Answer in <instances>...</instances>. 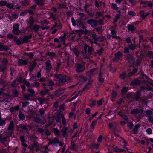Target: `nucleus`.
I'll list each match as a JSON object with an SVG mask.
<instances>
[{
    "label": "nucleus",
    "mask_w": 153,
    "mask_h": 153,
    "mask_svg": "<svg viewBox=\"0 0 153 153\" xmlns=\"http://www.w3.org/2000/svg\"><path fill=\"white\" fill-rule=\"evenodd\" d=\"M141 90H140L137 91L134 94V96L130 94L128 96V97L131 98L133 100L140 101L142 100V98L140 97L141 96Z\"/></svg>",
    "instance_id": "f257e3e1"
},
{
    "label": "nucleus",
    "mask_w": 153,
    "mask_h": 153,
    "mask_svg": "<svg viewBox=\"0 0 153 153\" xmlns=\"http://www.w3.org/2000/svg\"><path fill=\"white\" fill-rule=\"evenodd\" d=\"M11 136L8 134L5 137H4L3 133H0V142L5 146H7L8 145V143L7 142V138L10 137Z\"/></svg>",
    "instance_id": "f03ea898"
},
{
    "label": "nucleus",
    "mask_w": 153,
    "mask_h": 153,
    "mask_svg": "<svg viewBox=\"0 0 153 153\" xmlns=\"http://www.w3.org/2000/svg\"><path fill=\"white\" fill-rule=\"evenodd\" d=\"M125 60L127 63L133 64L135 62V59L131 54H128L126 56Z\"/></svg>",
    "instance_id": "7ed1b4c3"
},
{
    "label": "nucleus",
    "mask_w": 153,
    "mask_h": 153,
    "mask_svg": "<svg viewBox=\"0 0 153 153\" xmlns=\"http://www.w3.org/2000/svg\"><path fill=\"white\" fill-rule=\"evenodd\" d=\"M59 82L63 83H65L66 82H68L71 81L72 78L71 77L67 76H61L60 77Z\"/></svg>",
    "instance_id": "20e7f679"
},
{
    "label": "nucleus",
    "mask_w": 153,
    "mask_h": 153,
    "mask_svg": "<svg viewBox=\"0 0 153 153\" xmlns=\"http://www.w3.org/2000/svg\"><path fill=\"white\" fill-rule=\"evenodd\" d=\"M143 110L142 109H138V108H135L134 109H132L131 110L130 113L132 114L135 115L138 114V116H140L143 113Z\"/></svg>",
    "instance_id": "39448f33"
},
{
    "label": "nucleus",
    "mask_w": 153,
    "mask_h": 153,
    "mask_svg": "<svg viewBox=\"0 0 153 153\" xmlns=\"http://www.w3.org/2000/svg\"><path fill=\"white\" fill-rule=\"evenodd\" d=\"M152 112L150 110H147L146 112V116L148 117V120L150 123H153V117L152 115Z\"/></svg>",
    "instance_id": "423d86ee"
},
{
    "label": "nucleus",
    "mask_w": 153,
    "mask_h": 153,
    "mask_svg": "<svg viewBox=\"0 0 153 153\" xmlns=\"http://www.w3.org/2000/svg\"><path fill=\"white\" fill-rule=\"evenodd\" d=\"M19 24H14L13 27V33L16 35H19L21 33L20 31L19 30Z\"/></svg>",
    "instance_id": "0eeeda50"
},
{
    "label": "nucleus",
    "mask_w": 153,
    "mask_h": 153,
    "mask_svg": "<svg viewBox=\"0 0 153 153\" xmlns=\"http://www.w3.org/2000/svg\"><path fill=\"white\" fill-rule=\"evenodd\" d=\"M85 69L84 65L81 64H78L76 68L75 71L77 73H80L83 71Z\"/></svg>",
    "instance_id": "6e6552de"
},
{
    "label": "nucleus",
    "mask_w": 153,
    "mask_h": 153,
    "mask_svg": "<svg viewBox=\"0 0 153 153\" xmlns=\"http://www.w3.org/2000/svg\"><path fill=\"white\" fill-rule=\"evenodd\" d=\"M65 90L64 88H61L56 90L55 92L54 95L56 97H59L62 95Z\"/></svg>",
    "instance_id": "1a4fd4ad"
},
{
    "label": "nucleus",
    "mask_w": 153,
    "mask_h": 153,
    "mask_svg": "<svg viewBox=\"0 0 153 153\" xmlns=\"http://www.w3.org/2000/svg\"><path fill=\"white\" fill-rule=\"evenodd\" d=\"M88 46V45L87 44H85L84 46L83 49L82 50L81 52V55H82L85 59H88V56L86 54L87 53V48Z\"/></svg>",
    "instance_id": "9d476101"
},
{
    "label": "nucleus",
    "mask_w": 153,
    "mask_h": 153,
    "mask_svg": "<svg viewBox=\"0 0 153 153\" xmlns=\"http://www.w3.org/2000/svg\"><path fill=\"white\" fill-rule=\"evenodd\" d=\"M115 58L113 59V61H118L120 60L123 56V54L121 52L119 51L114 54Z\"/></svg>",
    "instance_id": "9b49d317"
},
{
    "label": "nucleus",
    "mask_w": 153,
    "mask_h": 153,
    "mask_svg": "<svg viewBox=\"0 0 153 153\" xmlns=\"http://www.w3.org/2000/svg\"><path fill=\"white\" fill-rule=\"evenodd\" d=\"M37 131L40 133L42 134V135L44 136H49L51 134V133L48 129H46L45 131L42 128H38L37 129Z\"/></svg>",
    "instance_id": "f8f14e48"
},
{
    "label": "nucleus",
    "mask_w": 153,
    "mask_h": 153,
    "mask_svg": "<svg viewBox=\"0 0 153 153\" xmlns=\"http://www.w3.org/2000/svg\"><path fill=\"white\" fill-rule=\"evenodd\" d=\"M14 125L13 121H11L10 122L9 126L7 128V130L10 131L9 135H12V133L14 129Z\"/></svg>",
    "instance_id": "ddd939ff"
},
{
    "label": "nucleus",
    "mask_w": 153,
    "mask_h": 153,
    "mask_svg": "<svg viewBox=\"0 0 153 153\" xmlns=\"http://www.w3.org/2000/svg\"><path fill=\"white\" fill-rule=\"evenodd\" d=\"M40 27V26L39 25L35 24L33 26H31L30 27H27V28L28 29H30L32 30L37 33Z\"/></svg>",
    "instance_id": "4468645a"
},
{
    "label": "nucleus",
    "mask_w": 153,
    "mask_h": 153,
    "mask_svg": "<svg viewBox=\"0 0 153 153\" xmlns=\"http://www.w3.org/2000/svg\"><path fill=\"white\" fill-rule=\"evenodd\" d=\"M87 23L93 27H96L98 25L97 21L94 19H91L88 20Z\"/></svg>",
    "instance_id": "2eb2a0df"
},
{
    "label": "nucleus",
    "mask_w": 153,
    "mask_h": 153,
    "mask_svg": "<svg viewBox=\"0 0 153 153\" xmlns=\"http://www.w3.org/2000/svg\"><path fill=\"white\" fill-rule=\"evenodd\" d=\"M34 18L32 16H31L27 21V24L28 25V27H30L31 26H33L34 23L35 22Z\"/></svg>",
    "instance_id": "dca6fc26"
},
{
    "label": "nucleus",
    "mask_w": 153,
    "mask_h": 153,
    "mask_svg": "<svg viewBox=\"0 0 153 153\" xmlns=\"http://www.w3.org/2000/svg\"><path fill=\"white\" fill-rule=\"evenodd\" d=\"M19 127L21 128L22 130L27 131L31 127V126L29 125H24L21 124L19 125Z\"/></svg>",
    "instance_id": "f3484780"
},
{
    "label": "nucleus",
    "mask_w": 153,
    "mask_h": 153,
    "mask_svg": "<svg viewBox=\"0 0 153 153\" xmlns=\"http://www.w3.org/2000/svg\"><path fill=\"white\" fill-rule=\"evenodd\" d=\"M141 82V81L140 80L137 79H135L131 81L130 83V85L133 86L138 85L140 84Z\"/></svg>",
    "instance_id": "a211bd4d"
},
{
    "label": "nucleus",
    "mask_w": 153,
    "mask_h": 153,
    "mask_svg": "<svg viewBox=\"0 0 153 153\" xmlns=\"http://www.w3.org/2000/svg\"><path fill=\"white\" fill-rule=\"evenodd\" d=\"M10 49L9 46L3 44L0 42V51H7Z\"/></svg>",
    "instance_id": "6ab92c4d"
},
{
    "label": "nucleus",
    "mask_w": 153,
    "mask_h": 153,
    "mask_svg": "<svg viewBox=\"0 0 153 153\" xmlns=\"http://www.w3.org/2000/svg\"><path fill=\"white\" fill-rule=\"evenodd\" d=\"M3 95L4 100L7 102H8V100L12 97V96L10 95L9 93H3Z\"/></svg>",
    "instance_id": "aec40b11"
},
{
    "label": "nucleus",
    "mask_w": 153,
    "mask_h": 153,
    "mask_svg": "<svg viewBox=\"0 0 153 153\" xmlns=\"http://www.w3.org/2000/svg\"><path fill=\"white\" fill-rule=\"evenodd\" d=\"M48 144H55L58 143L59 142V139L55 137L53 139H50L49 140Z\"/></svg>",
    "instance_id": "412c9836"
},
{
    "label": "nucleus",
    "mask_w": 153,
    "mask_h": 153,
    "mask_svg": "<svg viewBox=\"0 0 153 153\" xmlns=\"http://www.w3.org/2000/svg\"><path fill=\"white\" fill-rule=\"evenodd\" d=\"M97 70V68H94L90 70L89 71H88L86 73V75L88 76L89 77H91L94 74V72L95 71Z\"/></svg>",
    "instance_id": "4be33fe9"
},
{
    "label": "nucleus",
    "mask_w": 153,
    "mask_h": 153,
    "mask_svg": "<svg viewBox=\"0 0 153 153\" xmlns=\"http://www.w3.org/2000/svg\"><path fill=\"white\" fill-rule=\"evenodd\" d=\"M28 63V62L26 60H23L22 59H19L18 61V65L22 66L23 65H27Z\"/></svg>",
    "instance_id": "5701e85b"
},
{
    "label": "nucleus",
    "mask_w": 153,
    "mask_h": 153,
    "mask_svg": "<svg viewBox=\"0 0 153 153\" xmlns=\"http://www.w3.org/2000/svg\"><path fill=\"white\" fill-rule=\"evenodd\" d=\"M37 100L39 101V104L42 105L43 103H47L46 99H44L42 97H39L37 99Z\"/></svg>",
    "instance_id": "b1692460"
},
{
    "label": "nucleus",
    "mask_w": 153,
    "mask_h": 153,
    "mask_svg": "<svg viewBox=\"0 0 153 153\" xmlns=\"http://www.w3.org/2000/svg\"><path fill=\"white\" fill-rule=\"evenodd\" d=\"M46 70L48 72H49L50 69L51 68V65L50 63V62L49 60H48L46 62Z\"/></svg>",
    "instance_id": "393cba45"
},
{
    "label": "nucleus",
    "mask_w": 153,
    "mask_h": 153,
    "mask_svg": "<svg viewBox=\"0 0 153 153\" xmlns=\"http://www.w3.org/2000/svg\"><path fill=\"white\" fill-rule=\"evenodd\" d=\"M34 1L37 5L42 6L45 4V0H34Z\"/></svg>",
    "instance_id": "a878e982"
},
{
    "label": "nucleus",
    "mask_w": 153,
    "mask_h": 153,
    "mask_svg": "<svg viewBox=\"0 0 153 153\" xmlns=\"http://www.w3.org/2000/svg\"><path fill=\"white\" fill-rule=\"evenodd\" d=\"M140 124L136 125H135L134 128L132 130L133 133L134 134H137L138 132V129L140 127Z\"/></svg>",
    "instance_id": "bb28decb"
},
{
    "label": "nucleus",
    "mask_w": 153,
    "mask_h": 153,
    "mask_svg": "<svg viewBox=\"0 0 153 153\" xmlns=\"http://www.w3.org/2000/svg\"><path fill=\"white\" fill-rule=\"evenodd\" d=\"M68 131V129L67 127H65L64 128H63L62 130V136L64 137H65L66 134Z\"/></svg>",
    "instance_id": "cd10ccee"
},
{
    "label": "nucleus",
    "mask_w": 153,
    "mask_h": 153,
    "mask_svg": "<svg viewBox=\"0 0 153 153\" xmlns=\"http://www.w3.org/2000/svg\"><path fill=\"white\" fill-rule=\"evenodd\" d=\"M127 28L129 31L131 32L135 31L136 29L133 26L130 24L128 25Z\"/></svg>",
    "instance_id": "c85d7f7f"
},
{
    "label": "nucleus",
    "mask_w": 153,
    "mask_h": 153,
    "mask_svg": "<svg viewBox=\"0 0 153 153\" xmlns=\"http://www.w3.org/2000/svg\"><path fill=\"white\" fill-rule=\"evenodd\" d=\"M71 148L74 150H76L77 148V146L72 141L71 142Z\"/></svg>",
    "instance_id": "c756f323"
},
{
    "label": "nucleus",
    "mask_w": 153,
    "mask_h": 153,
    "mask_svg": "<svg viewBox=\"0 0 153 153\" xmlns=\"http://www.w3.org/2000/svg\"><path fill=\"white\" fill-rule=\"evenodd\" d=\"M100 72L99 73V78L98 80L101 83H103L104 81V78L102 77V75L101 74V68L100 70Z\"/></svg>",
    "instance_id": "7c9ffc66"
},
{
    "label": "nucleus",
    "mask_w": 153,
    "mask_h": 153,
    "mask_svg": "<svg viewBox=\"0 0 153 153\" xmlns=\"http://www.w3.org/2000/svg\"><path fill=\"white\" fill-rule=\"evenodd\" d=\"M93 82V80L92 79H90L89 81L88 82L87 84V85L85 86L82 89V91H85L86 90H88L89 89L90 87L88 86V85H91Z\"/></svg>",
    "instance_id": "2f4dec72"
},
{
    "label": "nucleus",
    "mask_w": 153,
    "mask_h": 153,
    "mask_svg": "<svg viewBox=\"0 0 153 153\" xmlns=\"http://www.w3.org/2000/svg\"><path fill=\"white\" fill-rule=\"evenodd\" d=\"M76 21L78 23L77 25L80 27L82 26L83 25L82 19L81 18H78Z\"/></svg>",
    "instance_id": "473e14b6"
},
{
    "label": "nucleus",
    "mask_w": 153,
    "mask_h": 153,
    "mask_svg": "<svg viewBox=\"0 0 153 153\" xmlns=\"http://www.w3.org/2000/svg\"><path fill=\"white\" fill-rule=\"evenodd\" d=\"M91 36L93 39L95 41H99L100 38L99 36H97V35L95 34H92Z\"/></svg>",
    "instance_id": "72a5a7b5"
},
{
    "label": "nucleus",
    "mask_w": 153,
    "mask_h": 153,
    "mask_svg": "<svg viewBox=\"0 0 153 153\" xmlns=\"http://www.w3.org/2000/svg\"><path fill=\"white\" fill-rule=\"evenodd\" d=\"M62 113H59L57 114L56 116H54V119H55L56 120L57 122H60L61 120L60 119V117H61V114Z\"/></svg>",
    "instance_id": "f704fd0d"
},
{
    "label": "nucleus",
    "mask_w": 153,
    "mask_h": 153,
    "mask_svg": "<svg viewBox=\"0 0 153 153\" xmlns=\"http://www.w3.org/2000/svg\"><path fill=\"white\" fill-rule=\"evenodd\" d=\"M72 51L76 56L78 57L79 56L80 54L79 52L76 48H73Z\"/></svg>",
    "instance_id": "c9c22d12"
},
{
    "label": "nucleus",
    "mask_w": 153,
    "mask_h": 153,
    "mask_svg": "<svg viewBox=\"0 0 153 153\" xmlns=\"http://www.w3.org/2000/svg\"><path fill=\"white\" fill-rule=\"evenodd\" d=\"M128 88L126 87H124L121 90V95H124L128 91Z\"/></svg>",
    "instance_id": "e433bc0d"
},
{
    "label": "nucleus",
    "mask_w": 153,
    "mask_h": 153,
    "mask_svg": "<svg viewBox=\"0 0 153 153\" xmlns=\"http://www.w3.org/2000/svg\"><path fill=\"white\" fill-rule=\"evenodd\" d=\"M138 58L137 59L136 62V65L139 66L140 65V63L142 60V58L141 57V56H140L138 57Z\"/></svg>",
    "instance_id": "4c0bfd02"
},
{
    "label": "nucleus",
    "mask_w": 153,
    "mask_h": 153,
    "mask_svg": "<svg viewBox=\"0 0 153 153\" xmlns=\"http://www.w3.org/2000/svg\"><path fill=\"white\" fill-rule=\"evenodd\" d=\"M36 64L35 62H34L31 64V65L29 66V71L30 72H32L34 68L36 66Z\"/></svg>",
    "instance_id": "58836bf2"
},
{
    "label": "nucleus",
    "mask_w": 153,
    "mask_h": 153,
    "mask_svg": "<svg viewBox=\"0 0 153 153\" xmlns=\"http://www.w3.org/2000/svg\"><path fill=\"white\" fill-rule=\"evenodd\" d=\"M126 73L125 72H123L120 74L119 77L121 79H124L126 76Z\"/></svg>",
    "instance_id": "ea45409f"
},
{
    "label": "nucleus",
    "mask_w": 153,
    "mask_h": 153,
    "mask_svg": "<svg viewBox=\"0 0 153 153\" xmlns=\"http://www.w3.org/2000/svg\"><path fill=\"white\" fill-rule=\"evenodd\" d=\"M128 47L129 49L133 50L135 49V48L137 47V45L135 44H131L128 45Z\"/></svg>",
    "instance_id": "a19ab883"
},
{
    "label": "nucleus",
    "mask_w": 153,
    "mask_h": 153,
    "mask_svg": "<svg viewBox=\"0 0 153 153\" xmlns=\"http://www.w3.org/2000/svg\"><path fill=\"white\" fill-rule=\"evenodd\" d=\"M28 39L27 36H24L23 38L22 39V43H27L28 42Z\"/></svg>",
    "instance_id": "79ce46f5"
},
{
    "label": "nucleus",
    "mask_w": 153,
    "mask_h": 153,
    "mask_svg": "<svg viewBox=\"0 0 153 153\" xmlns=\"http://www.w3.org/2000/svg\"><path fill=\"white\" fill-rule=\"evenodd\" d=\"M49 91V90H44V91H40V95L42 96H44L47 94L48 93Z\"/></svg>",
    "instance_id": "37998d69"
},
{
    "label": "nucleus",
    "mask_w": 153,
    "mask_h": 153,
    "mask_svg": "<svg viewBox=\"0 0 153 153\" xmlns=\"http://www.w3.org/2000/svg\"><path fill=\"white\" fill-rule=\"evenodd\" d=\"M12 94L16 97H18L19 94L18 91L16 89H13L12 92Z\"/></svg>",
    "instance_id": "c03bdc74"
},
{
    "label": "nucleus",
    "mask_w": 153,
    "mask_h": 153,
    "mask_svg": "<svg viewBox=\"0 0 153 153\" xmlns=\"http://www.w3.org/2000/svg\"><path fill=\"white\" fill-rule=\"evenodd\" d=\"M34 121L38 123H41V119L39 117H34Z\"/></svg>",
    "instance_id": "a18cd8bd"
},
{
    "label": "nucleus",
    "mask_w": 153,
    "mask_h": 153,
    "mask_svg": "<svg viewBox=\"0 0 153 153\" xmlns=\"http://www.w3.org/2000/svg\"><path fill=\"white\" fill-rule=\"evenodd\" d=\"M54 116H52V117H49V123L50 125H52L54 120Z\"/></svg>",
    "instance_id": "49530a36"
},
{
    "label": "nucleus",
    "mask_w": 153,
    "mask_h": 153,
    "mask_svg": "<svg viewBox=\"0 0 153 153\" xmlns=\"http://www.w3.org/2000/svg\"><path fill=\"white\" fill-rule=\"evenodd\" d=\"M61 115L62 119V124L65 125L66 124L65 119V117L62 113Z\"/></svg>",
    "instance_id": "de8ad7c7"
},
{
    "label": "nucleus",
    "mask_w": 153,
    "mask_h": 153,
    "mask_svg": "<svg viewBox=\"0 0 153 153\" xmlns=\"http://www.w3.org/2000/svg\"><path fill=\"white\" fill-rule=\"evenodd\" d=\"M21 4L23 6L28 5L29 4V2L27 0H24L23 1L21 2Z\"/></svg>",
    "instance_id": "09e8293b"
},
{
    "label": "nucleus",
    "mask_w": 153,
    "mask_h": 153,
    "mask_svg": "<svg viewBox=\"0 0 153 153\" xmlns=\"http://www.w3.org/2000/svg\"><path fill=\"white\" fill-rule=\"evenodd\" d=\"M19 118L22 120H25V116L21 112H20L19 113Z\"/></svg>",
    "instance_id": "8fccbe9b"
},
{
    "label": "nucleus",
    "mask_w": 153,
    "mask_h": 153,
    "mask_svg": "<svg viewBox=\"0 0 153 153\" xmlns=\"http://www.w3.org/2000/svg\"><path fill=\"white\" fill-rule=\"evenodd\" d=\"M104 49L103 48H100V49L97 50V53L99 55H101L103 53Z\"/></svg>",
    "instance_id": "3c124183"
},
{
    "label": "nucleus",
    "mask_w": 153,
    "mask_h": 153,
    "mask_svg": "<svg viewBox=\"0 0 153 153\" xmlns=\"http://www.w3.org/2000/svg\"><path fill=\"white\" fill-rule=\"evenodd\" d=\"M23 96V97L25 100H29L30 99V94H24Z\"/></svg>",
    "instance_id": "603ef678"
},
{
    "label": "nucleus",
    "mask_w": 153,
    "mask_h": 153,
    "mask_svg": "<svg viewBox=\"0 0 153 153\" xmlns=\"http://www.w3.org/2000/svg\"><path fill=\"white\" fill-rule=\"evenodd\" d=\"M27 91L30 92L31 94H30L31 97L33 96V94L35 93V91L32 88H29L27 90Z\"/></svg>",
    "instance_id": "864d4df0"
},
{
    "label": "nucleus",
    "mask_w": 153,
    "mask_h": 153,
    "mask_svg": "<svg viewBox=\"0 0 153 153\" xmlns=\"http://www.w3.org/2000/svg\"><path fill=\"white\" fill-rule=\"evenodd\" d=\"M38 144V143L37 142L35 141L33 143V144H32V145L33 148L34 149H36L37 148V146Z\"/></svg>",
    "instance_id": "5fc2aeb1"
},
{
    "label": "nucleus",
    "mask_w": 153,
    "mask_h": 153,
    "mask_svg": "<svg viewBox=\"0 0 153 153\" xmlns=\"http://www.w3.org/2000/svg\"><path fill=\"white\" fill-rule=\"evenodd\" d=\"M97 121L94 120L92 122L90 126V127L92 129H93L94 128V126L96 125Z\"/></svg>",
    "instance_id": "6e6d98bb"
},
{
    "label": "nucleus",
    "mask_w": 153,
    "mask_h": 153,
    "mask_svg": "<svg viewBox=\"0 0 153 153\" xmlns=\"http://www.w3.org/2000/svg\"><path fill=\"white\" fill-rule=\"evenodd\" d=\"M53 131L54 132V133L55 134L57 135H60V131L57 128H53Z\"/></svg>",
    "instance_id": "4d7b16f0"
},
{
    "label": "nucleus",
    "mask_w": 153,
    "mask_h": 153,
    "mask_svg": "<svg viewBox=\"0 0 153 153\" xmlns=\"http://www.w3.org/2000/svg\"><path fill=\"white\" fill-rule=\"evenodd\" d=\"M47 55L49 56H54L55 55V54L53 52H47L46 54Z\"/></svg>",
    "instance_id": "13d9d810"
},
{
    "label": "nucleus",
    "mask_w": 153,
    "mask_h": 153,
    "mask_svg": "<svg viewBox=\"0 0 153 153\" xmlns=\"http://www.w3.org/2000/svg\"><path fill=\"white\" fill-rule=\"evenodd\" d=\"M148 55H149L150 58L153 59V51H149L148 52Z\"/></svg>",
    "instance_id": "bf43d9fd"
},
{
    "label": "nucleus",
    "mask_w": 153,
    "mask_h": 153,
    "mask_svg": "<svg viewBox=\"0 0 153 153\" xmlns=\"http://www.w3.org/2000/svg\"><path fill=\"white\" fill-rule=\"evenodd\" d=\"M6 6L7 7L9 8V9H12L13 8L14 6L13 5V4H9L7 3Z\"/></svg>",
    "instance_id": "052dcab7"
},
{
    "label": "nucleus",
    "mask_w": 153,
    "mask_h": 153,
    "mask_svg": "<svg viewBox=\"0 0 153 153\" xmlns=\"http://www.w3.org/2000/svg\"><path fill=\"white\" fill-rule=\"evenodd\" d=\"M102 16V14L100 12L97 13L95 15L96 18L97 19L99 18L101 16Z\"/></svg>",
    "instance_id": "680f3d73"
},
{
    "label": "nucleus",
    "mask_w": 153,
    "mask_h": 153,
    "mask_svg": "<svg viewBox=\"0 0 153 153\" xmlns=\"http://www.w3.org/2000/svg\"><path fill=\"white\" fill-rule=\"evenodd\" d=\"M7 2L6 1H0V5L1 6H6Z\"/></svg>",
    "instance_id": "e2e57ef3"
},
{
    "label": "nucleus",
    "mask_w": 153,
    "mask_h": 153,
    "mask_svg": "<svg viewBox=\"0 0 153 153\" xmlns=\"http://www.w3.org/2000/svg\"><path fill=\"white\" fill-rule=\"evenodd\" d=\"M18 84L16 83V80H15L12 82L11 85L12 87H15L17 86Z\"/></svg>",
    "instance_id": "0e129e2a"
},
{
    "label": "nucleus",
    "mask_w": 153,
    "mask_h": 153,
    "mask_svg": "<svg viewBox=\"0 0 153 153\" xmlns=\"http://www.w3.org/2000/svg\"><path fill=\"white\" fill-rule=\"evenodd\" d=\"M28 12V10H25L21 13L20 15L21 16H25Z\"/></svg>",
    "instance_id": "69168bd1"
},
{
    "label": "nucleus",
    "mask_w": 153,
    "mask_h": 153,
    "mask_svg": "<svg viewBox=\"0 0 153 153\" xmlns=\"http://www.w3.org/2000/svg\"><path fill=\"white\" fill-rule=\"evenodd\" d=\"M25 79H24V84L26 85V86L29 87L30 86V84L29 82L27 80H25Z\"/></svg>",
    "instance_id": "338daca9"
},
{
    "label": "nucleus",
    "mask_w": 153,
    "mask_h": 153,
    "mask_svg": "<svg viewBox=\"0 0 153 153\" xmlns=\"http://www.w3.org/2000/svg\"><path fill=\"white\" fill-rule=\"evenodd\" d=\"M84 33L86 35H88L91 36L92 35V33L89 31L88 30H86L84 31Z\"/></svg>",
    "instance_id": "774afa93"
}]
</instances>
